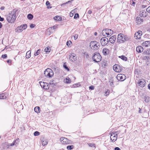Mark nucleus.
I'll list each match as a JSON object with an SVG mask.
<instances>
[{
	"label": "nucleus",
	"mask_w": 150,
	"mask_h": 150,
	"mask_svg": "<svg viewBox=\"0 0 150 150\" xmlns=\"http://www.w3.org/2000/svg\"><path fill=\"white\" fill-rule=\"evenodd\" d=\"M6 20L9 23H12L15 21L16 18V13L14 12H12L11 13L6 15Z\"/></svg>",
	"instance_id": "obj_1"
},
{
	"label": "nucleus",
	"mask_w": 150,
	"mask_h": 150,
	"mask_svg": "<svg viewBox=\"0 0 150 150\" xmlns=\"http://www.w3.org/2000/svg\"><path fill=\"white\" fill-rule=\"evenodd\" d=\"M90 47L92 50H97L99 48L100 44L97 41H92L90 43Z\"/></svg>",
	"instance_id": "obj_2"
},
{
	"label": "nucleus",
	"mask_w": 150,
	"mask_h": 150,
	"mask_svg": "<svg viewBox=\"0 0 150 150\" xmlns=\"http://www.w3.org/2000/svg\"><path fill=\"white\" fill-rule=\"evenodd\" d=\"M92 58L95 62H100L101 60L102 57L99 53L96 52L94 54Z\"/></svg>",
	"instance_id": "obj_3"
},
{
	"label": "nucleus",
	"mask_w": 150,
	"mask_h": 150,
	"mask_svg": "<svg viewBox=\"0 0 150 150\" xmlns=\"http://www.w3.org/2000/svg\"><path fill=\"white\" fill-rule=\"evenodd\" d=\"M136 82L137 83L139 86L141 87H144L145 86L146 83L145 81L143 79H139L138 77L136 76L135 78Z\"/></svg>",
	"instance_id": "obj_4"
},
{
	"label": "nucleus",
	"mask_w": 150,
	"mask_h": 150,
	"mask_svg": "<svg viewBox=\"0 0 150 150\" xmlns=\"http://www.w3.org/2000/svg\"><path fill=\"white\" fill-rule=\"evenodd\" d=\"M113 33V30L108 29H104L102 31V34L104 36L108 37V36H111Z\"/></svg>",
	"instance_id": "obj_5"
},
{
	"label": "nucleus",
	"mask_w": 150,
	"mask_h": 150,
	"mask_svg": "<svg viewBox=\"0 0 150 150\" xmlns=\"http://www.w3.org/2000/svg\"><path fill=\"white\" fill-rule=\"evenodd\" d=\"M44 74L46 77L49 78L51 77L54 74L53 71L50 68H47L44 71Z\"/></svg>",
	"instance_id": "obj_6"
},
{
	"label": "nucleus",
	"mask_w": 150,
	"mask_h": 150,
	"mask_svg": "<svg viewBox=\"0 0 150 150\" xmlns=\"http://www.w3.org/2000/svg\"><path fill=\"white\" fill-rule=\"evenodd\" d=\"M124 35L123 34L120 33L118 35L117 39V42L118 43H122L124 42Z\"/></svg>",
	"instance_id": "obj_7"
},
{
	"label": "nucleus",
	"mask_w": 150,
	"mask_h": 150,
	"mask_svg": "<svg viewBox=\"0 0 150 150\" xmlns=\"http://www.w3.org/2000/svg\"><path fill=\"white\" fill-rule=\"evenodd\" d=\"M60 140L62 144H68L71 143V141L67 139L65 137H62L60 138Z\"/></svg>",
	"instance_id": "obj_8"
},
{
	"label": "nucleus",
	"mask_w": 150,
	"mask_h": 150,
	"mask_svg": "<svg viewBox=\"0 0 150 150\" xmlns=\"http://www.w3.org/2000/svg\"><path fill=\"white\" fill-rule=\"evenodd\" d=\"M109 42L108 39L106 37H103L100 40V42L102 46L106 45Z\"/></svg>",
	"instance_id": "obj_9"
},
{
	"label": "nucleus",
	"mask_w": 150,
	"mask_h": 150,
	"mask_svg": "<svg viewBox=\"0 0 150 150\" xmlns=\"http://www.w3.org/2000/svg\"><path fill=\"white\" fill-rule=\"evenodd\" d=\"M126 78L124 74H118L117 76V79L121 81H124Z\"/></svg>",
	"instance_id": "obj_10"
},
{
	"label": "nucleus",
	"mask_w": 150,
	"mask_h": 150,
	"mask_svg": "<svg viewBox=\"0 0 150 150\" xmlns=\"http://www.w3.org/2000/svg\"><path fill=\"white\" fill-rule=\"evenodd\" d=\"M40 83L41 87H43L45 89H48L50 87V85H49L48 83L42 81L40 82Z\"/></svg>",
	"instance_id": "obj_11"
},
{
	"label": "nucleus",
	"mask_w": 150,
	"mask_h": 150,
	"mask_svg": "<svg viewBox=\"0 0 150 150\" xmlns=\"http://www.w3.org/2000/svg\"><path fill=\"white\" fill-rule=\"evenodd\" d=\"M113 70L116 72H120L121 71L122 68L120 67L117 64H115L113 66Z\"/></svg>",
	"instance_id": "obj_12"
},
{
	"label": "nucleus",
	"mask_w": 150,
	"mask_h": 150,
	"mask_svg": "<svg viewBox=\"0 0 150 150\" xmlns=\"http://www.w3.org/2000/svg\"><path fill=\"white\" fill-rule=\"evenodd\" d=\"M135 21L137 24L139 25L142 23L143 20L142 17H137L135 19Z\"/></svg>",
	"instance_id": "obj_13"
},
{
	"label": "nucleus",
	"mask_w": 150,
	"mask_h": 150,
	"mask_svg": "<svg viewBox=\"0 0 150 150\" xmlns=\"http://www.w3.org/2000/svg\"><path fill=\"white\" fill-rule=\"evenodd\" d=\"M69 59L72 61V62H74L77 60L76 55L74 53H72L71 55H69Z\"/></svg>",
	"instance_id": "obj_14"
},
{
	"label": "nucleus",
	"mask_w": 150,
	"mask_h": 150,
	"mask_svg": "<svg viewBox=\"0 0 150 150\" xmlns=\"http://www.w3.org/2000/svg\"><path fill=\"white\" fill-rule=\"evenodd\" d=\"M142 35L141 31H139L135 33L134 37L136 39H139L141 38Z\"/></svg>",
	"instance_id": "obj_15"
},
{
	"label": "nucleus",
	"mask_w": 150,
	"mask_h": 150,
	"mask_svg": "<svg viewBox=\"0 0 150 150\" xmlns=\"http://www.w3.org/2000/svg\"><path fill=\"white\" fill-rule=\"evenodd\" d=\"M116 38V36L113 35L110 38L109 41L110 43L113 44L115 42Z\"/></svg>",
	"instance_id": "obj_16"
},
{
	"label": "nucleus",
	"mask_w": 150,
	"mask_h": 150,
	"mask_svg": "<svg viewBox=\"0 0 150 150\" xmlns=\"http://www.w3.org/2000/svg\"><path fill=\"white\" fill-rule=\"evenodd\" d=\"M117 134H112L110 137V140H111L112 142H114L117 139Z\"/></svg>",
	"instance_id": "obj_17"
},
{
	"label": "nucleus",
	"mask_w": 150,
	"mask_h": 150,
	"mask_svg": "<svg viewBox=\"0 0 150 150\" xmlns=\"http://www.w3.org/2000/svg\"><path fill=\"white\" fill-rule=\"evenodd\" d=\"M110 52V50L109 49L106 48H104L102 51V52L104 55H108Z\"/></svg>",
	"instance_id": "obj_18"
},
{
	"label": "nucleus",
	"mask_w": 150,
	"mask_h": 150,
	"mask_svg": "<svg viewBox=\"0 0 150 150\" xmlns=\"http://www.w3.org/2000/svg\"><path fill=\"white\" fill-rule=\"evenodd\" d=\"M140 15L141 17H144L147 15V13L144 10H142L141 11Z\"/></svg>",
	"instance_id": "obj_19"
},
{
	"label": "nucleus",
	"mask_w": 150,
	"mask_h": 150,
	"mask_svg": "<svg viewBox=\"0 0 150 150\" xmlns=\"http://www.w3.org/2000/svg\"><path fill=\"white\" fill-rule=\"evenodd\" d=\"M136 51L138 53H141L143 51V48L142 46H139L137 47Z\"/></svg>",
	"instance_id": "obj_20"
},
{
	"label": "nucleus",
	"mask_w": 150,
	"mask_h": 150,
	"mask_svg": "<svg viewBox=\"0 0 150 150\" xmlns=\"http://www.w3.org/2000/svg\"><path fill=\"white\" fill-rule=\"evenodd\" d=\"M22 27L21 26H18L15 29V31L16 33H20L23 30L22 29Z\"/></svg>",
	"instance_id": "obj_21"
},
{
	"label": "nucleus",
	"mask_w": 150,
	"mask_h": 150,
	"mask_svg": "<svg viewBox=\"0 0 150 150\" xmlns=\"http://www.w3.org/2000/svg\"><path fill=\"white\" fill-rule=\"evenodd\" d=\"M144 99L145 102L148 103L150 101V97L147 96H144Z\"/></svg>",
	"instance_id": "obj_22"
},
{
	"label": "nucleus",
	"mask_w": 150,
	"mask_h": 150,
	"mask_svg": "<svg viewBox=\"0 0 150 150\" xmlns=\"http://www.w3.org/2000/svg\"><path fill=\"white\" fill-rule=\"evenodd\" d=\"M144 46L145 47H148L150 45V41H146L143 43Z\"/></svg>",
	"instance_id": "obj_23"
},
{
	"label": "nucleus",
	"mask_w": 150,
	"mask_h": 150,
	"mask_svg": "<svg viewBox=\"0 0 150 150\" xmlns=\"http://www.w3.org/2000/svg\"><path fill=\"white\" fill-rule=\"evenodd\" d=\"M41 140L42 144V145L43 146L47 144L48 142L47 140L44 139H41Z\"/></svg>",
	"instance_id": "obj_24"
},
{
	"label": "nucleus",
	"mask_w": 150,
	"mask_h": 150,
	"mask_svg": "<svg viewBox=\"0 0 150 150\" xmlns=\"http://www.w3.org/2000/svg\"><path fill=\"white\" fill-rule=\"evenodd\" d=\"M31 51L30 50L28 51L26 54V57L27 58H29L31 56Z\"/></svg>",
	"instance_id": "obj_25"
},
{
	"label": "nucleus",
	"mask_w": 150,
	"mask_h": 150,
	"mask_svg": "<svg viewBox=\"0 0 150 150\" xmlns=\"http://www.w3.org/2000/svg\"><path fill=\"white\" fill-rule=\"evenodd\" d=\"M46 5L47 6V8L48 9L51 8L52 7L50 6V4L48 1H47L46 2Z\"/></svg>",
	"instance_id": "obj_26"
},
{
	"label": "nucleus",
	"mask_w": 150,
	"mask_h": 150,
	"mask_svg": "<svg viewBox=\"0 0 150 150\" xmlns=\"http://www.w3.org/2000/svg\"><path fill=\"white\" fill-rule=\"evenodd\" d=\"M64 82L65 83H69L71 82V80L68 77V78H66L65 79H64Z\"/></svg>",
	"instance_id": "obj_27"
},
{
	"label": "nucleus",
	"mask_w": 150,
	"mask_h": 150,
	"mask_svg": "<svg viewBox=\"0 0 150 150\" xmlns=\"http://www.w3.org/2000/svg\"><path fill=\"white\" fill-rule=\"evenodd\" d=\"M34 111H35V112H37V113H38L39 112H40V108L38 107V106H37V107H36L35 108H34Z\"/></svg>",
	"instance_id": "obj_28"
},
{
	"label": "nucleus",
	"mask_w": 150,
	"mask_h": 150,
	"mask_svg": "<svg viewBox=\"0 0 150 150\" xmlns=\"http://www.w3.org/2000/svg\"><path fill=\"white\" fill-rule=\"evenodd\" d=\"M119 57L125 61H127V58L124 55L120 56Z\"/></svg>",
	"instance_id": "obj_29"
},
{
	"label": "nucleus",
	"mask_w": 150,
	"mask_h": 150,
	"mask_svg": "<svg viewBox=\"0 0 150 150\" xmlns=\"http://www.w3.org/2000/svg\"><path fill=\"white\" fill-rule=\"evenodd\" d=\"M143 54L144 55H150V49L144 51L143 52Z\"/></svg>",
	"instance_id": "obj_30"
},
{
	"label": "nucleus",
	"mask_w": 150,
	"mask_h": 150,
	"mask_svg": "<svg viewBox=\"0 0 150 150\" xmlns=\"http://www.w3.org/2000/svg\"><path fill=\"white\" fill-rule=\"evenodd\" d=\"M54 19L56 20L60 21L62 19V18L58 16H56L54 17Z\"/></svg>",
	"instance_id": "obj_31"
},
{
	"label": "nucleus",
	"mask_w": 150,
	"mask_h": 150,
	"mask_svg": "<svg viewBox=\"0 0 150 150\" xmlns=\"http://www.w3.org/2000/svg\"><path fill=\"white\" fill-rule=\"evenodd\" d=\"M56 26H54L53 27H51L50 28H48V30H49V32L50 33H51L52 32V29L54 30V29H56Z\"/></svg>",
	"instance_id": "obj_32"
},
{
	"label": "nucleus",
	"mask_w": 150,
	"mask_h": 150,
	"mask_svg": "<svg viewBox=\"0 0 150 150\" xmlns=\"http://www.w3.org/2000/svg\"><path fill=\"white\" fill-rule=\"evenodd\" d=\"M33 16L31 14H29L27 16V18L30 20H32L33 18Z\"/></svg>",
	"instance_id": "obj_33"
},
{
	"label": "nucleus",
	"mask_w": 150,
	"mask_h": 150,
	"mask_svg": "<svg viewBox=\"0 0 150 150\" xmlns=\"http://www.w3.org/2000/svg\"><path fill=\"white\" fill-rule=\"evenodd\" d=\"M6 97L4 94V93H2L0 94V99H5Z\"/></svg>",
	"instance_id": "obj_34"
},
{
	"label": "nucleus",
	"mask_w": 150,
	"mask_h": 150,
	"mask_svg": "<svg viewBox=\"0 0 150 150\" xmlns=\"http://www.w3.org/2000/svg\"><path fill=\"white\" fill-rule=\"evenodd\" d=\"M16 140H15L10 145H7V148H9V147L10 146H14L15 144H16Z\"/></svg>",
	"instance_id": "obj_35"
},
{
	"label": "nucleus",
	"mask_w": 150,
	"mask_h": 150,
	"mask_svg": "<svg viewBox=\"0 0 150 150\" xmlns=\"http://www.w3.org/2000/svg\"><path fill=\"white\" fill-rule=\"evenodd\" d=\"M41 51V50L40 49H38L36 52L34 54V55L35 56H37L38 55H39Z\"/></svg>",
	"instance_id": "obj_36"
},
{
	"label": "nucleus",
	"mask_w": 150,
	"mask_h": 150,
	"mask_svg": "<svg viewBox=\"0 0 150 150\" xmlns=\"http://www.w3.org/2000/svg\"><path fill=\"white\" fill-rule=\"evenodd\" d=\"M74 148V146L73 145H69L67 146V149L68 150H71Z\"/></svg>",
	"instance_id": "obj_37"
},
{
	"label": "nucleus",
	"mask_w": 150,
	"mask_h": 150,
	"mask_svg": "<svg viewBox=\"0 0 150 150\" xmlns=\"http://www.w3.org/2000/svg\"><path fill=\"white\" fill-rule=\"evenodd\" d=\"M73 0H71V1H69L66 3H64L62 4H61V6H65L66 4H67L68 3H71V1H72Z\"/></svg>",
	"instance_id": "obj_38"
},
{
	"label": "nucleus",
	"mask_w": 150,
	"mask_h": 150,
	"mask_svg": "<svg viewBox=\"0 0 150 150\" xmlns=\"http://www.w3.org/2000/svg\"><path fill=\"white\" fill-rule=\"evenodd\" d=\"M22 27V28L23 30L25 29L27 27V25L26 24H24L22 25H21Z\"/></svg>",
	"instance_id": "obj_39"
},
{
	"label": "nucleus",
	"mask_w": 150,
	"mask_h": 150,
	"mask_svg": "<svg viewBox=\"0 0 150 150\" xmlns=\"http://www.w3.org/2000/svg\"><path fill=\"white\" fill-rule=\"evenodd\" d=\"M54 81L52 80H52H51L50 81V85H52L53 86H54V85H55V84L56 83H54V82H53Z\"/></svg>",
	"instance_id": "obj_40"
},
{
	"label": "nucleus",
	"mask_w": 150,
	"mask_h": 150,
	"mask_svg": "<svg viewBox=\"0 0 150 150\" xmlns=\"http://www.w3.org/2000/svg\"><path fill=\"white\" fill-rule=\"evenodd\" d=\"M63 67L64 68L66 69L68 71H69V69L68 68V67L67 66V65L65 64H64Z\"/></svg>",
	"instance_id": "obj_41"
},
{
	"label": "nucleus",
	"mask_w": 150,
	"mask_h": 150,
	"mask_svg": "<svg viewBox=\"0 0 150 150\" xmlns=\"http://www.w3.org/2000/svg\"><path fill=\"white\" fill-rule=\"evenodd\" d=\"M40 132L38 131H35L34 133V135L35 136H38L40 135Z\"/></svg>",
	"instance_id": "obj_42"
},
{
	"label": "nucleus",
	"mask_w": 150,
	"mask_h": 150,
	"mask_svg": "<svg viewBox=\"0 0 150 150\" xmlns=\"http://www.w3.org/2000/svg\"><path fill=\"white\" fill-rule=\"evenodd\" d=\"M79 14H78L77 13H76L74 15V18L75 19H76L77 18H79Z\"/></svg>",
	"instance_id": "obj_43"
},
{
	"label": "nucleus",
	"mask_w": 150,
	"mask_h": 150,
	"mask_svg": "<svg viewBox=\"0 0 150 150\" xmlns=\"http://www.w3.org/2000/svg\"><path fill=\"white\" fill-rule=\"evenodd\" d=\"M109 93V91H108V90H107L106 91H105V95L106 96H107Z\"/></svg>",
	"instance_id": "obj_44"
},
{
	"label": "nucleus",
	"mask_w": 150,
	"mask_h": 150,
	"mask_svg": "<svg viewBox=\"0 0 150 150\" xmlns=\"http://www.w3.org/2000/svg\"><path fill=\"white\" fill-rule=\"evenodd\" d=\"M124 42L125 41H128L129 40V38L126 37L124 36Z\"/></svg>",
	"instance_id": "obj_45"
},
{
	"label": "nucleus",
	"mask_w": 150,
	"mask_h": 150,
	"mask_svg": "<svg viewBox=\"0 0 150 150\" xmlns=\"http://www.w3.org/2000/svg\"><path fill=\"white\" fill-rule=\"evenodd\" d=\"M146 11L147 12L150 13V6H149L146 9Z\"/></svg>",
	"instance_id": "obj_46"
},
{
	"label": "nucleus",
	"mask_w": 150,
	"mask_h": 150,
	"mask_svg": "<svg viewBox=\"0 0 150 150\" xmlns=\"http://www.w3.org/2000/svg\"><path fill=\"white\" fill-rule=\"evenodd\" d=\"M4 59L6 58L7 57V55L6 54H4L2 55L1 56Z\"/></svg>",
	"instance_id": "obj_47"
},
{
	"label": "nucleus",
	"mask_w": 150,
	"mask_h": 150,
	"mask_svg": "<svg viewBox=\"0 0 150 150\" xmlns=\"http://www.w3.org/2000/svg\"><path fill=\"white\" fill-rule=\"evenodd\" d=\"M88 145L90 147H92L94 146L95 144L93 143H89L88 144Z\"/></svg>",
	"instance_id": "obj_48"
},
{
	"label": "nucleus",
	"mask_w": 150,
	"mask_h": 150,
	"mask_svg": "<svg viewBox=\"0 0 150 150\" xmlns=\"http://www.w3.org/2000/svg\"><path fill=\"white\" fill-rule=\"evenodd\" d=\"M71 43V41H68L67 42V45L68 46Z\"/></svg>",
	"instance_id": "obj_49"
},
{
	"label": "nucleus",
	"mask_w": 150,
	"mask_h": 150,
	"mask_svg": "<svg viewBox=\"0 0 150 150\" xmlns=\"http://www.w3.org/2000/svg\"><path fill=\"white\" fill-rule=\"evenodd\" d=\"M45 51L46 52H50L48 47H46L45 49Z\"/></svg>",
	"instance_id": "obj_50"
},
{
	"label": "nucleus",
	"mask_w": 150,
	"mask_h": 150,
	"mask_svg": "<svg viewBox=\"0 0 150 150\" xmlns=\"http://www.w3.org/2000/svg\"><path fill=\"white\" fill-rule=\"evenodd\" d=\"M35 25L34 24H31L30 25V27L31 28H34L35 26Z\"/></svg>",
	"instance_id": "obj_51"
},
{
	"label": "nucleus",
	"mask_w": 150,
	"mask_h": 150,
	"mask_svg": "<svg viewBox=\"0 0 150 150\" xmlns=\"http://www.w3.org/2000/svg\"><path fill=\"white\" fill-rule=\"evenodd\" d=\"M94 87L93 86H89V89H91V90H93L94 89Z\"/></svg>",
	"instance_id": "obj_52"
},
{
	"label": "nucleus",
	"mask_w": 150,
	"mask_h": 150,
	"mask_svg": "<svg viewBox=\"0 0 150 150\" xmlns=\"http://www.w3.org/2000/svg\"><path fill=\"white\" fill-rule=\"evenodd\" d=\"M78 37V35L77 34H76L74 36V39L75 40H76Z\"/></svg>",
	"instance_id": "obj_53"
},
{
	"label": "nucleus",
	"mask_w": 150,
	"mask_h": 150,
	"mask_svg": "<svg viewBox=\"0 0 150 150\" xmlns=\"http://www.w3.org/2000/svg\"><path fill=\"white\" fill-rule=\"evenodd\" d=\"M114 82L111 81L110 82V85L111 86H113L114 85Z\"/></svg>",
	"instance_id": "obj_54"
},
{
	"label": "nucleus",
	"mask_w": 150,
	"mask_h": 150,
	"mask_svg": "<svg viewBox=\"0 0 150 150\" xmlns=\"http://www.w3.org/2000/svg\"><path fill=\"white\" fill-rule=\"evenodd\" d=\"M115 150H121L118 147H116L114 149Z\"/></svg>",
	"instance_id": "obj_55"
},
{
	"label": "nucleus",
	"mask_w": 150,
	"mask_h": 150,
	"mask_svg": "<svg viewBox=\"0 0 150 150\" xmlns=\"http://www.w3.org/2000/svg\"><path fill=\"white\" fill-rule=\"evenodd\" d=\"M149 57L148 56H145L144 57V59H149Z\"/></svg>",
	"instance_id": "obj_56"
},
{
	"label": "nucleus",
	"mask_w": 150,
	"mask_h": 150,
	"mask_svg": "<svg viewBox=\"0 0 150 150\" xmlns=\"http://www.w3.org/2000/svg\"><path fill=\"white\" fill-rule=\"evenodd\" d=\"M4 18H2L1 17V16H0V21H4Z\"/></svg>",
	"instance_id": "obj_57"
},
{
	"label": "nucleus",
	"mask_w": 150,
	"mask_h": 150,
	"mask_svg": "<svg viewBox=\"0 0 150 150\" xmlns=\"http://www.w3.org/2000/svg\"><path fill=\"white\" fill-rule=\"evenodd\" d=\"M135 4V2L134 1H132V3L131 4V5L133 6H134Z\"/></svg>",
	"instance_id": "obj_58"
},
{
	"label": "nucleus",
	"mask_w": 150,
	"mask_h": 150,
	"mask_svg": "<svg viewBox=\"0 0 150 150\" xmlns=\"http://www.w3.org/2000/svg\"><path fill=\"white\" fill-rule=\"evenodd\" d=\"M92 13V11L91 10H89L88 12V14H91Z\"/></svg>",
	"instance_id": "obj_59"
},
{
	"label": "nucleus",
	"mask_w": 150,
	"mask_h": 150,
	"mask_svg": "<svg viewBox=\"0 0 150 150\" xmlns=\"http://www.w3.org/2000/svg\"><path fill=\"white\" fill-rule=\"evenodd\" d=\"M7 62L8 63H9L11 62V60L9 59L7 61Z\"/></svg>",
	"instance_id": "obj_60"
},
{
	"label": "nucleus",
	"mask_w": 150,
	"mask_h": 150,
	"mask_svg": "<svg viewBox=\"0 0 150 150\" xmlns=\"http://www.w3.org/2000/svg\"><path fill=\"white\" fill-rule=\"evenodd\" d=\"M139 112L140 113H142V112L141 111V109L140 108H139Z\"/></svg>",
	"instance_id": "obj_61"
},
{
	"label": "nucleus",
	"mask_w": 150,
	"mask_h": 150,
	"mask_svg": "<svg viewBox=\"0 0 150 150\" xmlns=\"http://www.w3.org/2000/svg\"><path fill=\"white\" fill-rule=\"evenodd\" d=\"M2 25L1 23L0 22V28H1L2 27Z\"/></svg>",
	"instance_id": "obj_62"
},
{
	"label": "nucleus",
	"mask_w": 150,
	"mask_h": 150,
	"mask_svg": "<svg viewBox=\"0 0 150 150\" xmlns=\"http://www.w3.org/2000/svg\"><path fill=\"white\" fill-rule=\"evenodd\" d=\"M148 88L150 90V83L148 85Z\"/></svg>",
	"instance_id": "obj_63"
},
{
	"label": "nucleus",
	"mask_w": 150,
	"mask_h": 150,
	"mask_svg": "<svg viewBox=\"0 0 150 150\" xmlns=\"http://www.w3.org/2000/svg\"><path fill=\"white\" fill-rule=\"evenodd\" d=\"M16 141H17L18 142H19V138H17L16 140Z\"/></svg>",
	"instance_id": "obj_64"
}]
</instances>
